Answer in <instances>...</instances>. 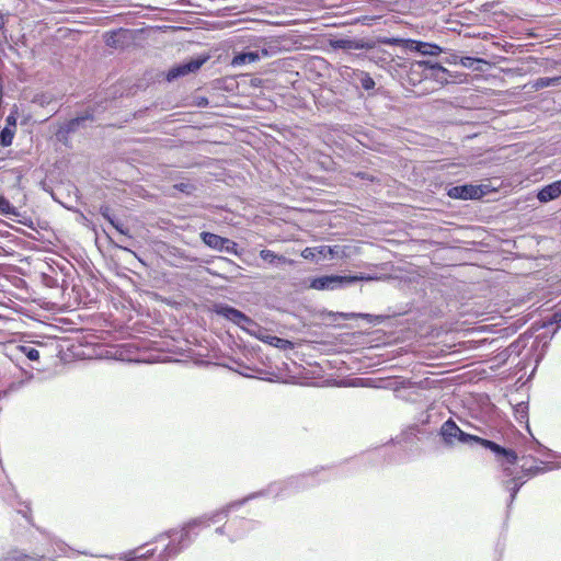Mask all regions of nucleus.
Here are the masks:
<instances>
[{
  "instance_id": "nucleus-17",
  "label": "nucleus",
  "mask_w": 561,
  "mask_h": 561,
  "mask_svg": "<svg viewBox=\"0 0 561 561\" xmlns=\"http://www.w3.org/2000/svg\"><path fill=\"white\" fill-rule=\"evenodd\" d=\"M466 191L463 192L465 199H477L482 197L484 194L483 190L479 185H465Z\"/></svg>"
},
{
  "instance_id": "nucleus-18",
  "label": "nucleus",
  "mask_w": 561,
  "mask_h": 561,
  "mask_svg": "<svg viewBox=\"0 0 561 561\" xmlns=\"http://www.w3.org/2000/svg\"><path fill=\"white\" fill-rule=\"evenodd\" d=\"M101 214L102 216L122 234H127V230L124 229V225L121 224L118 220H115L111 215H110V209L108 208H102L101 209Z\"/></svg>"
},
{
  "instance_id": "nucleus-13",
  "label": "nucleus",
  "mask_w": 561,
  "mask_h": 561,
  "mask_svg": "<svg viewBox=\"0 0 561 561\" xmlns=\"http://www.w3.org/2000/svg\"><path fill=\"white\" fill-rule=\"evenodd\" d=\"M260 257L267 262L270 265L278 266L282 264L293 265L294 261L285 257L284 255L276 254L275 252L264 249L260 251Z\"/></svg>"
},
{
  "instance_id": "nucleus-8",
  "label": "nucleus",
  "mask_w": 561,
  "mask_h": 561,
  "mask_svg": "<svg viewBox=\"0 0 561 561\" xmlns=\"http://www.w3.org/2000/svg\"><path fill=\"white\" fill-rule=\"evenodd\" d=\"M217 316H220L241 329H247L248 325H253L254 322L247 314L240 310L225 304H215L211 309Z\"/></svg>"
},
{
  "instance_id": "nucleus-16",
  "label": "nucleus",
  "mask_w": 561,
  "mask_h": 561,
  "mask_svg": "<svg viewBox=\"0 0 561 561\" xmlns=\"http://www.w3.org/2000/svg\"><path fill=\"white\" fill-rule=\"evenodd\" d=\"M16 351L27 357L30 360H38L39 359V352L38 350L32 345V344H23L18 345Z\"/></svg>"
},
{
  "instance_id": "nucleus-9",
  "label": "nucleus",
  "mask_w": 561,
  "mask_h": 561,
  "mask_svg": "<svg viewBox=\"0 0 561 561\" xmlns=\"http://www.w3.org/2000/svg\"><path fill=\"white\" fill-rule=\"evenodd\" d=\"M201 239L207 247L214 250L225 251L229 254L240 255L238 250V243L228 238H224L211 232L203 231L201 233Z\"/></svg>"
},
{
  "instance_id": "nucleus-29",
  "label": "nucleus",
  "mask_w": 561,
  "mask_h": 561,
  "mask_svg": "<svg viewBox=\"0 0 561 561\" xmlns=\"http://www.w3.org/2000/svg\"><path fill=\"white\" fill-rule=\"evenodd\" d=\"M34 102L39 103L41 105L49 104L50 103V96L46 94L36 95L34 99Z\"/></svg>"
},
{
  "instance_id": "nucleus-22",
  "label": "nucleus",
  "mask_w": 561,
  "mask_h": 561,
  "mask_svg": "<svg viewBox=\"0 0 561 561\" xmlns=\"http://www.w3.org/2000/svg\"><path fill=\"white\" fill-rule=\"evenodd\" d=\"M0 214L2 215H15V208L10 202L0 195Z\"/></svg>"
},
{
  "instance_id": "nucleus-7",
  "label": "nucleus",
  "mask_w": 561,
  "mask_h": 561,
  "mask_svg": "<svg viewBox=\"0 0 561 561\" xmlns=\"http://www.w3.org/2000/svg\"><path fill=\"white\" fill-rule=\"evenodd\" d=\"M3 496L15 512L21 514L30 525L35 526L32 517L31 502L22 500L12 483H9V485L4 488Z\"/></svg>"
},
{
  "instance_id": "nucleus-6",
  "label": "nucleus",
  "mask_w": 561,
  "mask_h": 561,
  "mask_svg": "<svg viewBox=\"0 0 561 561\" xmlns=\"http://www.w3.org/2000/svg\"><path fill=\"white\" fill-rule=\"evenodd\" d=\"M363 278L364 276L358 275H324L313 278L310 283V287L317 290H334L354 284L358 280H363Z\"/></svg>"
},
{
  "instance_id": "nucleus-38",
  "label": "nucleus",
  "mask_w": 561,
  "mask_h": 561,
  "mask_svg": "<svg viewBox=\"0 0 561 561\" xmlns=\"http://www.w3.org/2000/svg\"><path fill=\"white\" fill-rule=\"evenodd\" d=\"M0 460H2V458L0 457ZM0 467H2V461H0Z\"/></svg>"
},
{
  "instance_id": "nucleus-27",
  "label": "nucleus",
  "mask_w": 561,
  "mask_h": 561,
  "mask_svg": "<svg viewBox=\"0 0 561 561\" xmlns=\"http://www.w3.org/2000/svg\"><path fill=\"white\" fill-rule=\"evenodd\" d=\"M316 248H306L301 252V256L306 260H313L316 257Z\"/></svg>"
},
{
  "instance_id": "nucleus-20",
  "label": "nucleus",
  "mask_w": 561,
  "mask_h": 561,
  "mask_svg": "<svg viewBox=\"0 0 561 561\" xmlns=\"http://www.w3.org/2000/svg\"><path fill=\"white\" fill-rule=\"evenodd\" d=\"M417 50L423 55H436L440 51V48L437 45L420 43L417 45Z\"/></svg>"
},
{
  "instance_id": "nucleus-30",
  "label": "nucleus",
  "mask_w": 561,
  "mask_h": 561,
  "mask_svg": "<svg viewBox=\"0 0 561 561\" xmlns=\"http://www.w3.org/2000/svg\"><path fill=\"white\" fill-rule=\"evenodd\" d=\"M549 323H556L558 327L561 325V311H557L551 316V319L549 320Z\"/></svg>"
},
{
  "instance_id": "nucleus-21",
  "label": "nucleus",
  "mask_w": 561,
  "mask_h": 561,
  "mask_svg": "<svg viewBox=\"0 0 561 561\" xmlns=\"http://www.w3.org/2000/svg\"><path fill=\"white\" fill-rule=\"evenodd\" d=\"M14 133L9 128L4 127L0 131V144L4 147H8L12 144Z\"/></svg>"
},
{
  "instance_id": "nucleus-11",
  "label": "nucleus",
  "mask_w": 561,
  "mask_h": 561,
  "mask_svg": "<svg viewBox=\"0 0 561 561\" xmlns=\"http://www.w3.org/2000/svg\"><path fill=\"white\" fill-rule=\"evenodd\" d=\"M270 51L266 48H261L256 50H250V51H242L240 54H237L232 59V66H243L248 64H253L255 61H259L260 59L264 57H268Z\"/></svg>"
},
{
  "instance_id": "nucleus-5",
  "label": "nucleus",
  "mask_w": 561,
  "mask_h": 561,
  "mask_svg": "<svg viewBox=\"0 0 561 561\" xmlns=\"http://www.w3.org/2000/svg\"><path fill=\"white\" fill-rule=\"evenodd\" d=\"M332 467L320 466L309 472L291 476L294 480H297L296 491L298 493L305 492L311 488L319 485L321 482L327 481L331 476Z\"/></svg>"
},
{
  "instance_id": "nucleus-12",
  "label": "nucleus",
  "mask_w": 561,
  "mask_h": 561,
  "mask_svg": "<svg viewBox=\"0 0 561 561\" xmlns=\"http://www.w3.org/2000/svg\"><path fill=\"white\" fill-rule=\"evenodd\" d=\"M560 195H561V181H556V182L542 187L538 192L537 198L541 203H548L550 201L558 198Z\"/></svg>"
},
{
  "instance_id": "nucleus-32",
  "label": "nucleus",
  "mask_w": 561,
  "mask_h": 561,
  "mask_svg": "<svg viewBox=\"0 0 561 561\" xmlns=\"http://www.w3.org/2000/svg\"><path fill=\"white\" fill-rule=\"evenodd\" d=\"M215 533H216L217 535H220V536L226 535V524H225V525H222V526L217 527V528L215 529Z\"/></svg>"
},
{
  "instance_id": "nucleus-35",
  "label": "nucleus",
  "mask_w": 561,
  "mask_h": 561,
  "mask_svg": "<svg viewBox=\"0 0 561 561\" xmlns=\"http://www.w3.org/2000/svg\"><path fill=\"white\" fill-rule=\"evenodd\" d=\"M27 558H28V556L23 554L22 559H18L16 561H26Z\"/></svg>"
},
{
  "instance_id": "nucleus-1",
  "label": "nucleus",
  "mask_w": 561,
  "mask_h": 561,
  "mask_svg": "<svg viewBox=\"0 0 561 561\" xmlns=\"http://www.w3.org/2000/svg\"><path fill=\"white\" fill-rule=\"evenodd\" d=\"M297 480L289 477L282 481L270 483L266 488L259 491L249 493L242 499L231 501L222 507L213 511L210 513L203 514L201 516L191 518L184 523L180 529L171 528L154 537L153 541L158 542L164 539H169V542L164 548L156 556V548L148 549L141 552L142 548L147 545H141L135 549L128 550L121 554L119 559L123 561H169L178 557L184 550L193 545L198 533L196 531L199 527H208L210 524H216L221 519H225L229 514L242 507L252 500L268 496L274 494V497L284 500L293 495L298 494L296 491Z\"/></svg>"
},
{
  "instance_id": "nucleus-4",
  "label": "nucleus",
  "mask_w": 561,
  "mask_h": 561,
  "mask_svg": "<svg viewBox=\"0 0 561 561\" xmlns=\"http://www.w3.org/2000/svg\"><path fill=\"white\" fill-rule=\"evenodd\" d=\"M410 80L413 82L433 80L443 85L449 81V72L437 62L419 60L410 65Z\"/></svg>"
},
{
  "instance_id": "nucleus-10",
  "label": "nucleus",
  "mask_w": 561,
  "mask_h": 561,
  "mask_svg": "<svg viewBox=\"0 0 561 561\" xmlns=\"http://www.w3.org/2000/svg\"><path fill=\"white\" fill-rule=\"evenodd\" d=\"M204 64V59H192L187 62L178 65L169 70L167 75V79L169 81H172L174 79H178L179 77L186 76L188 73L195 72L201 68V66Z\"/></svg>"
},
{
  "instance_id": "nucleus-23",
  "label": "nucleus",
  "mask_w": 561,
  "mask_h": 561,
  "mask_svg": "<svg viewBox=\"0 0 561 561\" xmlns=\"http://www.w3.org/2000/svg\"><path fill=\"white\" fill-rule=\"evenodd\" d=\"M316 253L322 255L323 257H333L337 253V247H329V245H320L316 247Z\"/></svg>"
},
{
  "instance_id": "nucleus-15",
  "label": "nucleus",
  "mask_w": 561,
  "mask_h": 561,
  "mask_svg": "<svg viewBox=\"0 0 561 561\" xmlns=\"http://www.w3.org/2000/svg\"><path fill=\"white\" fill-rule=\"evenodd\" d=\"M89 118H90V116H81V117H76V118L70 119L62 127H60L58 137L60 138L61 135H68L70 133L76 131L77 128L80 126V124Z\"/></svg>"
},
{
  "instance_id": "nucleus-24",
  "label": "nucleus",
  "mask_w": 561,
  "mask_h": 561,
  "mask_svg": "<svg viewBox=\"0 0 561 561\" xmlns=\"http://www.w3.org/2000/svg\"><path fill=\"white\" fill-rule=\"evenodd\" d=\"M33 378V376H28L24 379H21V380H18V381H12L7 391L8 392H15V391H19L21 388H23L26 383H28V381Z\"/></svg>"
},
{
  "instance_id": "nucleus-2",
  "label": "nucleus",
  "mask_w": 561,
  "mask_h": 561,
  "mask_svg": "<svg viewBox=\"0 0 561 561\" xmlns=\"http://www.w3.org/2000/svg\"><path fill=\"white\" fill-rule=\"evenodd\" d=\"M499 476L503 488L510 493L506 516L522 486L531 478L561 468V461H547L543 458H496Z\"/></svg>"
},
{
  "instance_id": "nucleus-33",
  "label": "nucleus",
  "mask_w": 561,
  "mask_h": 561,
  "mask_svg": "<svg viewBox=\"0 0 561 561\" xmlns=\"http://www.w3.org/2000/svg\"><path fill=\"white\" fill-rule=\"evenodd\" d=\"M5 23V19H4V15L2 14V12L0 11V30L3 27Z\"/></svg>"
},
{
  "instance_id": "nucleus-14",
  "label": "nucleus",
  "mask_w": 561,
  "mask_h": 561,
  "mask_svg": "<svg viewBox=\"0 0 561 561\" xmlns=\"http://www.w3.org/2000/svg\"><path fill=\"white\" fill-rule=\"evenodd\" d=\"M352 73H353L352 78L355 81H358L364 90L369 91L375 88V81L369 76V73L362 71V70H352Z\"/></svg>"
},
{
  "instance_id": "nucleus-19",
  "label": "nucleus",
  "mask_w": 561,
  "mask_h": 561,
  "mask_svg": "<svg viewBox=\"0 0 561 561\" xmlns=\"http://www.w3.org/2000/svg\"><path fill=\"white\" fill-rule=\"evenodd\" d=\"M48 539L53 545L55 552L59 551L60 553L65 554L68 550H71V548L66 542L56 538L55 536H48Z\"/></svg>"
},
{
  "instance_id": "nucleus-25",
  "label": "nucleus",
  "mask_w": 561,
  "mask_h": 561,
  "mask_svg": "<svg viewBox=\"0 0 561 561\" xmlns=\"http://www.w3.org/2000/svg\"><path fill=\"white\" fill-rule=\"evenodd\" d=\"M466 191V186L458 185L454 186L449 190L448 195L451 198L465 199L463 192Z\"/></svg>"
},
{
  "instance_id": "nucleus-37",
  "label": "nucleus",
  "mask_w": 561,
  "mask_h": 561,
  "mask_svg": "<svg viewBox=\"0 0 561 561\" xmlns=\"http://www.w3.org/2000/svg\"><path fill=\"white\" fill-rule=\"evenodd\" d=\"M36 530H39L42 534H46V531L42 530L39 527H36Z\"/></svg>"
},
{
  "instance_id": "nucleus-28",
  "label": "nucleus",
  "mask_w": 561,
  "mask_h": 561,
  "mask_svg": "<svg viewBox=\"0 0 561 561\" xmlns=\"http://www.w3.org/2000/svg\"><path fill=\"white\" fill-rule=\"evenodd\" d=\"M340 317L344 320L355 319V318H368L367 313H340Z\"/></svg>"
},
{
  "instance_id": "nucleus-26",
  "label": "nucleus",
  "mask_w": 561,
  "mask_h": 561,
  "mask_svg": "<svg viewBox=\"0 0 561 561\" xmlns=\"http://www.w3.org/2000/svg\"><path fill=\"white\" fill-rule=\"evenodd\" d=\"M256 522L252 520V519H247L244 517H236L231 520L230 523V527L231 526H236V527H240V528H243L244 525H254Z\"/></svg>"
},
{
  "instance_id": "nucleus-36",
  "label": "nucleus",
  "mask_w": 561,
  "mask_h": 561,
  "mask_svg": "<svg viewBox=\"0 0 561 561\" xmlns=\"http://www.w3.org/2000/svg\"><path fill=\"white\" fill-rule=\"evenodd\" d=\"M273 340H276L278 343H283V342H285L284 340L278 339V337H273Z\"/></svg>"
},
{
  "instance_id": "nucleus-3",
  "label": "nucleus",
  "mask_w": 561,
  "mask_h": 561,
  "mask_svg": "<svg viewBox=\"0 0 561 561\" xmlns=\"http://www.w3.org/2000/svg\"><path fill=\"white\" fill-rule=\"evenodd\" d=\"M442 442L449 447H463L472 451H490L495 456H516V454L502 446L499 435H490L480 428L474 433L460 428L451 419L445 421L439 428Z\"/></svg>"
},
{
  "instance_id": "nucleus-31",
  "label": "nucleus",
  "mask_w": 561,
  "mask_h": 561,
  "mask_svg": "<svg viewBox=\"0 0 561 561\" xmlns=\"http://www.w3.org/2000/svg\"><path fill=\"white\" fill-rule=\"evenodd\" d=\"M553 80L554 79L540 78L536 85L539 88L549 87L551 81H553Z\"/></svg>"
},
{
  "instance_id": "nucleus-34",
  "label": "nucleus",
  "mask_w": 561,
  "mask_h": 561,
  "mask_svg": "<svg viewBox=\"0 0 561 561\" xmlns=\"http://www.w3.org/2000/svg\"><path fill=\"white\" fill-rule=\"evenodd\" d=\"M244 534H245V531H243V533H241V534H238L236 537H230V539H229V540H230L231 542H234V541H236V539L241 538Z\"/></svg>"
}]
</instances>
